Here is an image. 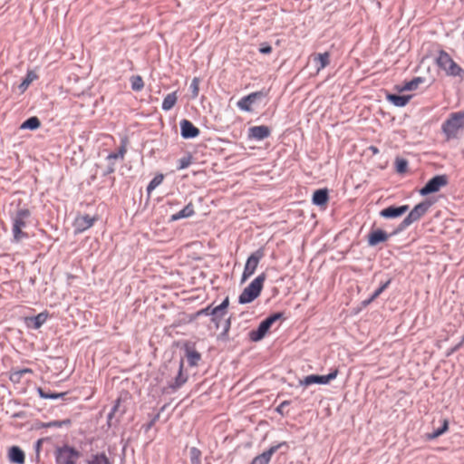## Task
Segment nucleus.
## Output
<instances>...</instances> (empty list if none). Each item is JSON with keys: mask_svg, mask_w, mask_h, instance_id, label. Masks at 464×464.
Returning a JSON list of instances; mask_svg holds the SVG:
<instances>
[{"mask_svg": "<svg viewBox=\"0 0 464 464\" xmlns=\"http://www.w3.org/2000/svg\"><path fill=\"white\" fill-rule=\"evenodd\" d=\"M183 360H180L175 367L178 370V374L174 381L169 382V387L172 391L179 389L188 380V376L183 374Z\"/></svg>", "mask_w": 464, "mask_h": 464, "instance_id": "nucleus-17", "label": "nucleus"}, {"mask_svg": "<svg viewBox=\"0 0 464 464\" xmlns=\"http://www.w3.org/2000/svg\"><path fill=\"white\" fill-rule=\"evenodd\" d=\"M71 420L66 419L63 420H53L46 423H44L43 426L46 428H61L63 425H70Z\"/></svg>", "mask_w": 464, "mask_h": 464, "instance_id": "nucleus-39", "label": "nucleus"}, {"mask_svg": "<svg viewBox=\"0 0 464 464\" xmlns=\"http://www.w3.org/2000/svg\"><path fill=\"white\" fill-rule=\"evenodd\" d=\"M431 203L429 201H423L417 204L409 215L402 220L400 225V229H403L408 227L412 223L420 220L430 209Z\"/></svg>", "mask_w": 464, "mask_h": 464, "instance_id": "nucleus-7", "label": "nucleus"}, {"mask_svg": "<svg viewBox=\"0 0 464 464\" xmlns=\"http://www.w3.org/2000/svg\"><path fill=\"white\" fill-rule=\"evenodd\" d=\"M115 171V164L114 162H111L109 161V164L106 168V170L104 172V175H109V174H111Z\"/></svg>", "mask_w": 464, "mask_h": 464, "instance_id": "nucleus-46", "label": "nucleus"}, {"mask_svg": "<svg viewBox=\"0 0 464 464\" xmlns=\"http://www.w3.org/2000/svg\"><path fill=\"white\" fill-rule=\"evenodd\" d=\"M309 59L315 64L316 72L319 73L323 69L330 64L331 54L329 52L314 53L310 55Z\"/></svg>", "mask_w": 464, "mask_h": 464, "instance_id": "nucleus-14", "label": "nucleus"}, {"mask_svg": "<svg viewBox=\"0 0 464 464\" xmlns=\"http://www.w3.org/2000/svg\"><path fill=\"white\" fill-rule=\"evenodd\" d=\"M259 52L264 54H268L272 52V47L266 44H264L260 46Z\"/></svg>", "mask_w": 464, "mask_h": 464, "instance_id": "nucleus-45", "label": "nucleus"}, {"mask_svg": "<svg viewBox=\"0 0 464 464\" xmlns=\"http://www.w3.org/2000/svg\"><path fill=\"white\" fill-rule=\"evenodd\" d=\"M125 407L121 406V400L118 398L107 417V423L110 427L119 423L120 418L125 413Z\"/></svg>", "mask_w": 464, "mask_h": 464, "instance_id": "nucleus-13", "label": "nucleus"}, {"mask_svg": "<svg viewBox=\"0 0 464 464\" xmlns=\"http://www.w3.org/2000/svg\"><path fill=\"white\" fill-rule=\"evenodd\" d=\"M436 63L449 76H459L460 78L464 77V70L453 61V59L447 52L443 50L440 51L436 59Z\"/></svg>", "mask_w": 464, "mask_h": 464, "instance_id": "nucleus-4", "label": "nucleus"}, {"mask_svg": "<svg viewBox=\"0 0 464 464\" xmlns=\"http://www.w3.org/2000/svg\"><path fill=\"white\" fill-rule=\"evenodd\" d=\"M32 372V370L29 369V368H24L23 370H20L18 372H15L12 374V377L11 379L14 381V380H16V381H19V379L24 374V373H31Z\"/></svg>", "mask_w": 464, "mask_h": 464, "instance_id": "nucleus-44", "label": "nucleus"}, {"mask_svg": "<svg viewBox=\"0 0 464 464\" xmlns=\"http://www.w3.org/2000/svg\"><path fill=\"white\" fill-rule=\"evenodd\" d=\"M199 129L188 120L180 121V134L183 139H194L199 135Z\"/></svg>", "mask_w": 464, "mask_h": 464, "instance_id": "nucleus-15", "label": "nucleus"}, {"mask_svg": "<svg viewBox=\"0 0 464 464\" xmlns=\"http://www.w3.org/2000/svg\"><path fill=\"white\" fill-rule=\"evenodd\" d=\"M41 125L40 120L36 116H33L25 120L20 126L22 130H37Z\"/></svg>", "mask_w": 464, "mask_h": 464, "instance_id": "nucleus-27", "label": "nucleus"}, {"mask_svg": "<svg viewBox=\"0 0 464 464\" xmlns=\"http://www.w3.org/2000/svg\"><path fill=\"white\" fill-rule=\"evenodd\" d=\"M201 451L195 448V447H192L190 448L189 450V459H190V464H201Z\"/></svg>", "mask_w": 464, "mask_h": 464, "instance_id": "nucleus-36", "label": "nucleus"}, {"mask_svg": "<svg viewBox=\"0 0 464 464\" xmlns=\"http://www.w3.org/2000/svg\"><path fill=\"white\" fill-rule=\"evenodd\" d=\"M37 392L42 399H63L67 395V392H45L43 388H38Z\"/></svg>", "mask_w": 464, "mask_h": 464, "instance_id": "nucleus-29", "label": "nucleus"}, {"mask_svg": "<svg viewBox=\"0 0 464 464\" xmlns=\"http://www.w3.org/2000/svg\"><path fill=\"white\" fill-rule=\"evenodd\" d=\"M195 214L194 206L192 203H188L185 208H183L180 211L172 215L170 218L171 221H176L181 218H190Z\"/></svg>", "mask_w": 464, "mask_h": 464, "instance_id": "nucleus-24", "label": "nucleus"}, {"mask_svg": "<svg viewBox=\"0 0 464 464\" xmlns=\"http://www.w3.org/2000/svg\"><path fill=\"white\" fill-rule=\"evenodd\" d=\"M158 418H159V415H156V417L154 418V420L150 422V426H151V425L154 423V421H155Z\"/></svg>", "mask_w": 464, "mask_h": 464, "instance_id": "nucleus-49", "label": "nucleus"}, {"mask_svg": "<svg viewBox=\"0 0 464 464\" xmlns=\"http://www.w3.org/2000/svg\"><path fill=\"white\" fill-rule=\"evenodd\" d=\"M266 278V276L265 273H262L257 277H256L239 295L238 302L240 304H248L258 297L263 289Z\"/></svg>", "mask_w": 464, "mask_h": 464, "instance_id": "nucleus-5", "label": "nucleus"}, {"mask_svg": "<svg viewBox=\"0 0 464 464\" xmlns=\"http://www.w3.org/2000/svg\"><path fill=\"white\" fill-rule=\"evenodd\" d=\"M48 314L46 313H40L37 315L30 318L33 322V328L39 329L47 320Z\"/></svg>", "mask_w": 464, "mask_h": 464, "instance_id": "nucleus-33", "label": "nucleus"}, {"mask_svg": "<svg viewBox=\"0 0 464 464\" xmlns=\"http://www.w3.org/2000/svg\"><path fill=\"white\" fill-rule=\"evenodd\" d=\"M131 89L135 92L141 91L144 87V82L140 75H133L130 78Z\"/></svg>", "mask_w": 464, "mask_h": 464, "instance_id": "nucleus-38", "label": "nucleus"}, {"mask_svg": "<svg viewBox=\"0 0 464 464\" xmlns=\"http://www.w3.org/2000/svg\"><path fill=\"white\" fill-rule=\"evenodd\" d=\"M371 150H372V152H373L374 154L378 153V151H379V150H378V149H377L376 147H371Z\"/></svg>", "mask_w": 464, "mask_h": 464, "instance_id": "nucleus-48", "label": "nucleus"}, {"mask_svg": "<svg viewBox=\"0 0 464 464\" xmlns=\"http://www.w3.org/2000/svg\"><path fill=\"white\" fill-rule=\"evenodd\" d=\"M189 89L191 91L192 98H196L198 95L199 92V80L198 78H194L190 83Z\"/></svg>", "mask_w": 464, "mask_h": 464, "instance_id": "nucleus-43", "label": "nucleus"}, {"mask_svg": "<svg viewBox=\"0 0 464 464\" xmlns=\"http://www.w3.org/2000/svg\"><path fill=\"white\" fill-rule=\"evenodd\" d=\"M37 78V75L33 71H29L19 85V90L24 92L29 85Z\"/></svg>", "mask_w": 464, "mask_h": 464, "instance_id": "nucleus-31", "label": "nucleus"}, {"mask_svg": "<svg viewBox=\"0 0 464 464\" xmlns=\"http://www.w3.org/2000/svg\"><path fill=\"white\" fill-rule=\"evenodd\" d=\"M281 317V314H275L262 321L256 330H253L249 334L252 341L257 342L265 337L272 324Z\"/></svg>", "mask_w": 464, "mask_h": 464, "instance_id": "nucleus-9", "label": "nucleus"}, {"mask_svg": "<svg viewBox=\"0 0 464 464\" xmlns=\"http://www.w3.org/2000/svg\"><path fill=\"white\" fill-rule=\"evenodd\" d=\"M271 134V130L265 125L254 126L248 130V138L262 140Z\"/></svg>", "mask_w": 464, "mask_h": 464, "instance_id": "nucleus-16", "label": "nucleus"}, {"mask_svg": "<svg viewBox=\"0 0 464 464\" xmlns=\"http://www.w3.org/2000/svg\"><path fill=\"white\" fill-rule=\"evenodd\" d=\"M409 209L408 205H403L400 207H389L382 209L380 212V215L386 218H397L403 215Z\"/></svg>", "mask_w": 464, "mask_h": 464, "instance_id": "nucleus-18", "label": "nucleus"}, {"mask_svg": "<svg viewBox=\"0 0 464 464\" xmlns=\"http://www.w3.org/2000/svg\"><path fill=\"white\" fill-rule=\"evenodd\" d=\"M230 301L227 296L221 304L212 307L208 306L202 309L199 314L210 315V329H215L218 341L227 342L229 340V330L231 326L232 314H228Z\"/></svg>", "mask_w": 464, "mask_h": 464, "instance_id": "nucleus-1", "label": "nucleus"}, {"mask_svg": "<svg viewBox=\"0 0 464 464\" xmlns=\"http://www.w3.org/2000/svg\"><path fill=\"white\" fill-rule=\"evenodd\" d=\"M389 238L386 232L382 229H376L372 231L368 236V244L370 246H376L381 242H385Z\"/></svg>", "mask_w": 464, "mask_h": 464, "instance_id": "nucleus-20", "label": "nucleus"}, {"mask_svg": "<svg viewBox=\"0 0 464 464\" xmlns=\"http://www.w3.org/2000/svg\"><path fill=\"white\" fill-rule=\"evenodd\" d=\"M386 99L397 107H403L409 102L411 96L388 94Z\"/></svg>", "mask_w": 464, "mask_h": 464, "instance_id": "nucleus-25", "label": "nucleus"}, {"mask_svg": "<svg viewBox=\"0 0 464 464\" xmlns=\"http://www.w3.org/2000/svg\"><path fill=\"white\" fill-rule=\"evenodd\" d=\"M338 373V369H334L327 375H308L305 376L304 379L300 380L299 384L302 386H309L314 383L327 384L331 381L334 380L337 377Z\"/></svg>", "mask_w": 464, "mask_h": 464, "instance_id": "nucleus-10", "label": "nucleus"}, {"mask_svg": "<svg viewBox=\"0 0 464 464\" xmlns=\"http://www.w3.org/2000/svg\"><path fill=\"white\" fill-rule=\"evenodd\" d=\"M396 171L398 173H404L407 170L408 168V161L404 159H397L396 162Z\"/></svg>", "mask_w": 464, "mask_h": 464, "instance_id": "nucleus-41", "label": "nucleus"}, {"mask_svg": "<svg viewBox=\"0 0 464 464\" xmlns=\"http://www.w3.org/2000/svg\"><path fill=\"white\" fill-rule=\"evenodd\" d=\"M464 129V111H458L450 114L449 118L442 123L441 130L446 140L457 138L459 130Z\"/></svg>", "mask_w": 464, "mask_h": 464, "instance_id": "nucleus-3", "label": "nucleus"}, {"mask_svg": "<svg viewBox=\"0 0 464 464\" xmlns=\"http://www.w3.org/2000/svg\"><path fill=\"white\" fill-rule=\"evenodd\" d=\"M96 218L89 215H84L75 219V228L77 232H83L93 226Z\"/></svg>", "mask_w": 464, "mask_h": 464, "instance_id": "nucleus-19", "label": "nucleus"}, {"mask_svg": "<svg viewBox=\"0 0 464 464\" xmlns=\"http://www.w3.org/2000/svg\"><path fill=\"white\" fill-rule=\"evenodd\" d=\"M449 183L447 175H437L430 179L426 185L420 190V194L426 196L431 193L440 191L442 188L446 187Z\"/></svg>", "mask_w": 464, "mask_h": 464, "instance_id": "nucleus-8", "label": "nucleus"}, {"mask_svg": "<svg viewBox=\"0 0 464 464\" xmlns=\"http://www.w3.org/2000/svg\"><path fill=\"white\" fill-rule=\"evenodd\" d=\"M192 162V156L190 154H188L181 159L179 160V166L178 169H187Z\"/></svg>", "mask_w": 464, "mask_h": 464, "instance_id": "nucleus-40", "label": "nucleus"}, {"mask_svg": "<svg viewBox=\"0 0 464 464\" xmlns=\"http://www.w3.org/2000/svg\"><path fill=\"white\" fill-rule=\"evenodd\" d=\"M263 256L262 250H256L247 258L242 276V282L248 279L255 273Z\"/></svg>", "mask_w": 464, "mask_h": 464, "instance_id": "nucleus-11", "label": "nucleus"}, {"mask_svg": "<svg viewBox=\"0 0 464 464\" xmlns=\"http://www.w3.org/2000/svg\"><path fill=\"white\" fill-rule=\"evenodd\" d=\"M266 96V93L263 92H255L247 96L242 98L237 102V106L242 111H252L253 106L259 101L260 99L264 98Z\"/></svg>", "mask_w": 464, "mask_h": 464, "instance_id": "nucleus-12", "label": "nucleus"}, {"mask_svg": "<svg viewBox=\"0 0 464 464\" xmlns=\"http://www.w3.org/2000/svg\"><path fill=\"white\" fill-rule=\"evenodd\" d=\"M279 446H273L267 450L264 451L262 454L256 456L252 464H268L273 454L278 450Z\"/></svg>", "mask_w": 464, "mask_h": 464, "instance_id": "nucleus-21", "label": "nucleus"}, {"mask_svg": "<svg viewBox=\"0 0 464 464\" xmlns=\"http://www.w3.org/2000/svg\"><path fill=\"white\" fill-rule=\"evenodd\" d=\"M31 217V211L26 207H19L17 209L11 213V218L13 221V235L14 239L18 242L23 237H26V234L23 232V228L25 227L27 220Z\"/></svg>", "mask_w": 464, "mask_h": 464, "instance_id": "nucleus-2", "label": "nucleus"}, {"mask_svg": "<svg viewBox=\"0 0 464 464\" xmlns=\"http://www.w3.org/2000/svg\"><path fill=\"white\" fill-rule=\"evenodd\" d=\"M86 464H111L104 452L91 455Z\"/></svg>", "mask_w": 464, "mask_h": 464, "instance_id": "nucleus-26", "label": "nucleus"}, {"mask_svg": "<svg viewBox=\"0 0 464 464\" xmlns=\"http://www.w3.org/2000/svg\"><path fill=\"white\" fill-rule=\"evenodd\" d=\"M390 283H391V280H388L382 285H381L378 289H376L374 291V293L372 295L371 298L367 301V304L375 300L388 287Z\"/></svg>", "mask_w": 464, "mask_h": 464, "instance_id": "nucleus-42", "label": "nucleus"}, {"mask_svg": "<svg viewBox=\"0 0 464 464\" xmlns=\"http://www.w3.org/2000/svg\"><path fill=\"white\" fill-rule=\"evenodd\" d=\"M289 405V401H284L283 402L280 403V405L276 408V411L280 413H282V411L283 409Z\"/></svg>", "mask_w": 464, "mask_h": 464, "instance_id": "nucleus-47", "label": "nucleus"}, {"mask_svg": "<svg viewBox=\"0 0 464 464\" xmlns=\"http://www.w3.org/2000/svg\"><path fill=\"white\" fill-rule=\"evenodd\" d=\"M164 179L163 174L156 175L149 183L147 187V193L150 195L158 186H160Z\"/></svg>", "mask_w": 464, "mask_h": 464, "instance_id": "nucleus-35", "label": "nucleus"}, {"mask_svg": "<svg viewBox=\"0 0 464 464\" xmlns=\"http://www.w3.org/2000/svg\"><path fill=\"white\" fill-rule=\"evenodd\" d=\"M329 200L328 190L326 188L317 189L314 192L312 201L317 206H325Z\"/></svg>", "mask_w": 464, "mask_h": 464, "instance_id": "nucleus-23", "label": "nucleus"}, {"mask_svg": "<svg viewBox=\"0 0 464 464\" xmlns=\"http://www.w3.org/2000/svg\"><path fill=\"white\" fill-rule=\"evenodd\" d=\"M54 455L56 464H76L81 452L71 446L63 445L55 450Z\"/></svg>", "mask_w": 464, "mask_h": 464, "instance_id": "nucleus-6", "label": "nucleus"}, {"mask_svg": "<svg viewBox=\"0 0 464 464\" xmlns=\"http://www.w3.org/2000/svg\"><path fill=\"white\" fill-rule=\"evenodd\" d=\"M9 459L11 462L15 464H24V451L17 446H12L9 450Z\"/></svg>", "mask_w": 464, "mask_h": 464, "instance_id": "nucleus-22", "label": "nucleus"}, {"mask_svg": "<svg viewBox=\"0 0 464 464\" xmlns=\"http://www.w3.org/2000/svg\"><path fill=\"white\" fill-rule=\"evenodd\" d=\"M448 430H449V421H448V420L444 419L443 420V423H442V427L438 429V430H434L432 433L427 434V438L429 440L437 439L438 437H440V435L445 433Z\"/></svg>", "mask_w": 464, "mask_h": 464, "instance_id": "nucleus-34", "label": "nucleus"}, {"mask_svg": "<svg viewBox=\"0 0 464 464\" xmlns=\"http://www.w3.org/2000/svg\"><path fill=\"white\" fill-rule=\"evenodd\" d=\"M126 147L124 144H122L119 149L117 152H111L107 157L106 160L111 162H114V160H123L124 156L126 154Z\"/></svg>", "mask_w": 464, "mask_h": 464, "instance_id": "nucleus-30", "label": "nucleus"}, {"mask_svg": "<svg viewBox=\"0 0 464 464\" xmlns=\"http://www.w3.org/2000/svg\"><path fill=\"white\" fill-rule=\"evenodd\" d=\"M178 100L176 92L169 93L163 100L161 108L163 111H169L171 110L174 105L176 104Z\"/></svg>", "mask_w": 464, "mask_h": 464, "instance_id": "nucleus-28", "label": "nucleus"}, {"mask_svg": "<svg viewBox=\"0 0 464 464\" xmlns=\"http://www.w3.org/2000/svg\"><path fill=\"white\" fill-rule=\"evenodd\" d=\"M422 82V79L420 77H416L413 80L404 83L402 88L400 91H413L418 88L420 83Z\"/></svg>", "mask_w": 464, "mask_h": 464, "instance_id": "nucleus-37", "label": "nucleus"}, {"mask_svg": "<svg viewBox=\"0 0 464 464\" xmlns=\"http://www.w3.org/2000/svg\"><path fill=\"white\" fill-rule=\"evenodd\" d=\"M200 359H201V355L198 352H197L195 350H188L187 351V360L190 366L198 365Z\"/></svg>", "mask_w": 464, "mask_h": 464, "instance_id": "nucleus-32", "label": "nucleus"}]
</instances>
